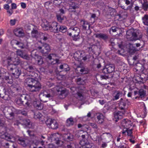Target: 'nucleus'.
<instances>
[{
	"mask_svg": "<svg viewBox=\"0 0 148 148\" xmlns=\"http://www.w3.org/2000/svg\"><path fill=\"white\" fill-rule=\"evenodd\" d=\"M28 75L30 77L27 78L25 81L27 84L28 90L32 92L39 91L42 88V86L36 77L38 74L33 71L29 73Z\"/></svg>",
	"mask_w": 148,
	"mask_h": 148,
	"instance_id": "f257e3e1",
	"label": "nucleus"
},
{
	"mask_svg": "<svg viewBox=\"0 0 148 148\" xmlns=\"http://www.w3.org/2000/svg\"><path fill=\"white\" fill-rule=\"evenodd\" d=\"M42 44V46H38L37 47L38 49L40 50V52L44 56H47L51 51V49L50 46L48 44L43 43H42L41 40L39 41Z\"/></svg>",
	"mask_w": 148,
	"mask_h": 148,
	"instance_id": "f03ea898",
	"label": "nucleus"
},
{
	"mask_svg": "<svg viewBox=\"0 0 148 148\" xmlns=\"http://www.w3.org/2000/svg\"><path fill=\"white\" fill-rule=\"evenodd\" d=\"M4 61L7 64V66L12 67H13V65H18L21 63V60L18 57L12 59L11 57L8 56Z\"/></svg>",
	"mask_w": 148,
	"mask_h": 148,
	"instance_id": "7ed1b4c3",
	"label": "nucleus"
},
{
	"mask_svg": "<svg viewBox=\"0 0 148 148\" xmlns=\"http://www.w3.org/2000/svg\"><path fill=\"white\" fill-rule=\"evenodd\" d=\"M54 96V95L51 92L49 93L47 91H45L39 95V98L41 101L43 102H46L49 100L52 99Z\"/></svg>",
	"mask_w": 148,
	"mask_h": 148,
	"instance_id": "20e7f679",
	"label": "nucleus"
},
{
	"mask_svg": "<svg viewBox=\"0 0 148 148\" xmlns=\"http://www.w3.org/2000/svg\"><path fill=\"white\" fill-rule=\"evenodd\" d=\"M0 138L11 142L15 141V138L13 135L6 132H0Z\"/></svg>",
	"mask_w": 148,
	"mask_h": 148,
	"instance_id": "39448f33",
	"label": "nucleus"
},
{
	"mask_svg": "<svg viewBox=\"0 0 148 148\" xmlns=\"http://www.w3.org/2000/svg\"><path fill=\"white\" fill-rule=\"evenodd\" d=\"M8 70L12 72V76L16 78H18L21 74V71L17 68H13V67L7 66Z\"/></svg>",
	"mask_w": 148,
	"mask_h": 148,
	"instance_id": "423d86ee",
	"label": "nucleus"
},
{
	"mask_svg": "<svg viewBox=\"0 0 148 148\" xmlns=\"http://www.w3.org/2000/svg\"><path fill=\"white\" fill-rule=\"evenodd\" d=\"M88 51L90 52L95 53L96 52L98 53L100 51L101 46L99 42L96 43L94 44L90 45L87 48Z\"/></svg>",
	"mask_w": 148,
	"mask_h": 148,
	"instance_id": "0eeeda50",
	"label": "nucleus"
},
{
	"mask_svg": "<svg viewBox=\"0 0 148 148\" xmlns=\"http://www.w3.org/2000/svg\"><path fill=\"white\" fill-rule=\"evenodd\" d=\"M114 65L113 64H109L106 65L102 70V72L105 74L110 73L113 72L114 70Z\"/></svg>",
	"mask_w": 148,
	"mask_h": 148,
	"instance_id": "6e6552de",
	"label": "nucleus"
},
{
	"mask_svg": "<svg viewBox=\"0 0 148 148\" xmlns=\"http://www.w3.org/2000/svg\"><path fill=\"white\" fill-rule=\"evenodd\" d=\"M21 96L23 105L26 107L29 106L30 104V100L29 96L24 94L21 95Z\"/></svg>",
	"mask_w": 148,
	"mask_h": 148,
	"instance_id": "1a4fd4ad",
	"label": "nucleus"
},
{
	"mask_svg": "<svg viewBox=\"0 0 148 148\" xmlns=\"http://www.w3.org/2000/svg\"><path fill=\"white\" fill-rule=\"evenodd\" d=\"M130 102L128 99H123L121 98L119 101V108L121 110H124L126 105H129Z\"/></svg>",
	"mask_w": 148,
	"mask_h": 148,
	"instance_id": "9d476101",
	"label": "nucleus"
},
{
	"mask_svg": "<svg viewBox=\"0 0 148 148\" xmlns=\"http://www.w3.org/2000/svg\"><path fill=\"white\" fill-rule=\"evenodd\" d=\"M134 93L135 95H139L138 97L137 96L136 97V99L137 98H140L141 99H143V98H144L146 96V91L145 90H144L143 89H140L138 91H134Z\"/></svg>",
	"mask_w": 148,
	"mask_h": 148,
	"instance_id": "9b49d317",
	"label": "nucleus"
},
{
	"mask_svg": "<svg viewBox=\"0 0 148 148\" xmlns=\"http://www.w3.org/2000/svg\"><path fill=\"white\" fill-rule=\"evenodd\" d=\"M57 27V23L56 22H53L51 23L49 28L48 29L52 32L55 33L58 32V29Z\"/></svg>",
	"mask_w": 148,
	"mask_h": 148,
	"instance_id": "f8f14e48",
	"label": "nucleus"
},
{
	"mask_svg": "<svg viewBox=\"0 0 148 148\" xmlns=\"http://www.w3.org/2000/svg\"><path fill=\"white\" fill-rule=\"evenodd\" d=\"M58 71L60 72L64 71L66 73L70 70V68L69 65L66 64H61L58 66Z\"/></svg>",
	"mask_w": 148,
	"mask_h": 148,
	"instance_id": "ddd939ff",
	"label": "nucleus"
},
{
	"mask_svg": "<svg viewBox=\"0 0 148 148\" xmlns=\"http://www.w3.org/2000/svg\"><path fill=\"white\" fill-rule=\"evenodd\" d=\"M21 123L25 127L28 128H31L32 127V123L30 120L27 119H22L20 120Z\"/></svg>",
	"mask_w": 148,
	"mask_h": 148,
	"instance_id": "4468645a",
	"label": "nucleus"
},
{
	"mask_svg": "<svg viewBox=\"0 0 148 148\" xmlns=\"http://www.w3.org/2000/svg\"><path fill=\"white\" fill-rule=\"evenodd\" d=\"M125 0H119L118 1V3L119 5H120V6L122 9H123L125 10H127L129 9H131L132 8L133 6V4L132 3L131 5L128 6L127 7H125L124 5H123L124 3Z\"/></svg>",
	"mask_w": 148,
	"mask_h": 148,
	"instance_id": "2eb2a0df",
	"label": "nucleus"
},
{
	"mask_svg": "<svg viewBox=\"0 0 148 148\" xmlns=\"http://www.w3.org/2000/svg\"><path fill=\"white\" fill-rule=\"evenodd\" d=\"M33 105L34 107L38 110H41L43 108V104L39 100L34 101Z\"/></svg>",
	"mask_w": 148,
	"mask_h": 148,
	"instance_id": "dca6fc26",
	"label": "nucleus"
},
{
	"mask_svg": "<svg viewBox=\"0 0 148 148\" xmlns=\"http://www.w3.org/2000/svg\"><path fill=\"white\" fill-rule=\"evenodd\" d=\"M84 54V53H82L79 51H77L74 53V58L76 60L80 61L81 60L82 55Z\"/></svg>",
	"mask_w": 148,
	"mask_h": 148,
	"instance_id": "f3484780",
	"label": "nucleus"
},
{
	"mask_svg": "<svg viewBox=\"0 0 148 148\" xmlns=\"http://www.w3.org/2000/svg\"><path fill=\"white\" fill-rule=\"evenodd\" d=\"M11 43L12 45H16L21 49L26 48V46L24 44L21 42H19L16 40H13L11 41Z\"/></svg>",
	"mask_w": 148,
	"mask_h": 148,
	"instance_id": "a211bd4d",
	"label": "nucleus"
},
{
	"mask_svg": "<svg viewBox=\"0 0 148 148\" xmlns=\"http://www.w3.org/2000/svg\"><path fill=\"white\" fill-rule=\"evenodd\" d=\"M18 55L23 59L28 60H30V57L29 56L27 53L24 52L23 51H20Z\"/></svg>",
	"mask_w": 148,
	"mask_h": 148,
	"instance_id": "6ab92c4d",
	"label": "nucleus"
},
{
	"mask_svg": "<svg viewBox=\"0 0 148 148\" xmlns=\"http://www.w3.org/2000/svg\"><path fill=\"white\" fill-rule=\"evenodd\" d=\"M95 35L96 37L101 39L105 41H106L108 38V36L105 34L97 33Z\"/></svg>",
	"mask_w": 148,
	"mask_h": 148,
	"instance_id": "aec40b11",
	"label": "nucleus"
},
{
	"mask_svg": "<svg viewBox=\"0 0 148 148\" xmlns=\"http://www.w3.org/2000/svg\"><path fill=\"white\" fill-rule=\"evenodd\" d=\"M34 58L39 65H41L43 63V59L41 56L37 54H35Z\"/></svg>",
	"mask_w": 148,
	"mask_h": 148,
	"instance_id": "412c9836",
	"label": "nucleus"
},
{
	"mask_svg": "<svg viewBox=\"0 0 148 148\" xmlns=\"http://www.w3.org/2000/svg\"><path fill=\"white\" fill-rule=\"evenodd\" d=\"M81 23L82 29L86 30L87 29V28L88 29L90 28V25L88 21L84 20H82L81 21Z\"/></svg>",
	"mask_w": 148,
	"mask_h": 148,
	"instance_id": "4be33fe9",
	"label": "nucleus"
},
{
	"mask_svg": "<svg viewBox=\"0 0 148 148\" xmlns=\"http://www.w3.org/2000/svg\"><path fill=\"white\" fill-rule=\"evenodd\" d=\"M139 33L138 32H135L133 31L131 37L132 38V40H137L140 39L142 38V34L138 35ZM132 40V39H131Z\"/></svg>",
	"mask_w": 148,
	"mask_h": 148,
	"instance_id": "5701e85b",
	"label": "nucleus"
},
{
	"mask_svg": "<svg viewBox=\"0 0 148 148\" xmlns=\"http://www.w3.org/2000/svg\"><path fill=\"white\" fill-rule=\"evenodd\" d=\"M58 97L60 99L65 98L67 95V92L65 89L58 91Z\"/></svg>",
	"mask_w": 148,
	"mask_h": 148,
	"instance_id": "b1692460",
	"label": "nucleus"
},
{
	"mask_svg": "<svg viewBox=\"0 0 148 148\" xmlns=\"http://www.w3.org/2000/svg\"><path fill=\"white\" fill-rule=\"evenodd\" d=\"M123 114V113L122 112L118 111L117 112L114 113V114L115 119H116L115 120L116 122H117L118 121L122 118V116Z\"/></svg>",
	"mask_w": 148,
	"mask_h": 148,
	"instance_id": "393cba45",
	"label": "nucleus"
},
{
	"mask_svg": "<svg viewBox=\"0 0 148 148\" xmlns=\"http://www.w3.org/2000/svg\"><path fill=\"white\" fill-rule=\"evenodd\" d=\"M6 92L5 88H4L3 89H0V96L5 100H7V97L8 96V95L6 94Z\"/></svg>",
	"mask_w": 148,
	"mask_h": 148,
	"instance_id": "a878e982",
	"label": "nucleus"
},
{
	"mask_svg": "<svg viewBox=\"0 0 148 148\" xmlns=\"http://www.w3.org/2000/svg\"><path fill=\"white\" fill-rule=\"evenodd\" d=\"M34 118L36 119H38L39 120L43 122L44 120V117L41 113L39 112H36L34 115Z\"/></svg>",
	"mask_w": 148,
	"mask_h": 148,
	"instance_id": "bb28decb",
	"label": "nucleus"
},
{
	"mask_svg": "<svg viewBox=\"0 0 148 148\" xmlns=\"http://www.w3.org/2000/svg\"><path fill=\"white\" fill-rule=\"evenodd\" d=\"M101 67V63L99 62L98 60H94L93 61L92 64V67L94 69H99Z\"/></svg>",
	"mask_w": 148,
	"mask_h": 148,
	"instance_id": "cd10ccee",
	"label": "nucleus"
},
{
	"mask_svg": "<svg viewBox=\"0 0 148 148\" xmlns=\"http://www.w3.org/2000/svg\"><path fill=\"white\" fill-rule=\"evenodd\" d=\"M58 123L55 120H53L50 125L49 126V128L53 130H56L58 128Z\"/></svg>",
	"mask_w": 148,
	"mask_h": 148,
	"instance_id": "c85d7f7f",
	"label": "nucleus"
},
{
	"mask_svg": "<svg viewBox=\"0 0 148 148\" xmlns=\"http://www.w3.org/2000/svg\"><path fill=\"white\" fill-rule=\"evenodd\" d=\"M1 147H4V148H16L14 144L10 145L8 143L3 141L1 142Z\"/></svg>",
	"mask_w": 148,
	"mask_h": 148,
	"instance_id": "c756f323",
	"label": "nucleus"
},
{
	"mask_svg": "<svg viewBox=\"0 0 148 148\" xmlns=\"http://www.w3.org/2000/svg\"><path fill=\"white\" fill-rule=\"evenodd\" d=\"M40 38L44 41H46L49 38L48 34L46 33H40Z\"/></svg>",
	"mask_w": 148,
	"mask_h": 148,
	"instance_id": "7c9ffc66",
	"label": "nucleus"
},
{
	"mask_svg": "<svg viewBox=\"0 0 148 148\" xmlns=\"http://www.w3.org/2000/svg\"><path fill=\"white\" fill-rule=\"evenodd\" d=\"M116 94L113 97V100H116L119 99L120 97H121L123 96V93L120 91H117L115 92Z\"/></svg>",
	"mask_w": 148,
	"mask_h": 148,
	"instance_id": "2f4dec72",
	"label": "nucleus"
},
{
	"mask_svg": "<svg viewBox=\"0 0 148 148\" xmlns=\"http://www.w3.org/2000/svg\"><path fill=\"white\" fill-rule=\"evenodd\" d=\"M77 70L79 71L82 74H86L88 73V71L87 68L84 67H80L78 66Z\"/></svg>",
	"mask_w": 148,
	"mask_h": 148,
	"instance_id": "473e14b6",
	"label": "nucleus"
},
{
	"mask_svg": "<svg viewBox=\"0 0 148 148\" xmlns=\"http://www.w3.org/2000/svg\"><path fill=\"white\" fill-rule=\"evenodd\" d=\"M70 29L72 31V33L73 36L79 35V29L77 27H75L73 28H70Z\"/></svg>",
	"mask_w": 148,
	"mask_h": 148,
	"instance_id": "72a5a7b5",
	"label": "nucleus"
},
{
	"mask_svg": "<svg viewBox=\"0 0 148 148\" xmlns=\"http://www.w3.org/2000/svg\"><path fill=\"white\" fill-rule=\"evenodd\" d=\"M75 97L79 100H82L83 99V94L81 91L77 92L75 95Z\"/></svg>",
	"mask_w": 148,
	"mask_h": 148,
	"instance_id": "f704fd0d",
	"label": "nucleus"
},
{
	"mask_svg": "<svg viewBox=\"0 0 148 148\" xmlns=\"http://www.w3.org/2000/svg\"><path fill=\"white\" fill-rule=\"evenodd\" d=\"M74 121L73 118L72 117H70L66 121V125L67 126H70L73 125H74Z\"/></svg>",
	"mask_w": 148,
	"mask_h": 148,
	"instance_id": "c9c22d12",
	"label": "nucleus"
},
{
	"mask_svg": "<svg viewBox=\"0 0 148 148\" xmlns=\"http://www.w3.org/2000/svg\"><path fill=\"white\" fill-rule=\"evenodd\" d=\"M18 143L24 147L27 146V143L25 142V139L22 138H20L18 140Z\"/></svg>",
	"mask_w": 148,
	"mask_h": 148,
	"instance_id": "e433bc0d",
	"label": "nucleus"
},
{
	"mask_svg": "<svg viewBox=\"0 0 148 148\" xmlns=\"http://www.w3.org/2000/svg\"><path fill=\"white\" fill-rule=\"evenodd\" d=\"M13 90L17 92H20L21 89V87L18 84H14L12 87Z\"/></svg>",
	"mask_w": 148,
	"mask_h": 148,
	"instance_id": "4c0bfd02",
	"label": "nucleus"
},
{
	"mask_svg": "<svg viewBox=\"0 0 148 148\" xmlns=\"http://www.w3.org/2000/svg\"><path fill=\"white\" fill-rule=\"evenodd\" d=\"M79 4L75 2H72L70 4L69 9L70 10L76 9L78 8Z\"/></svg>",
	"mask_w": 148,
	"mask_h": 148,
	"instance_id": "58836bf2",
	"label": "nucleus"
},
{
	"mask_svg": "<svg viewBox=\"0 0 148 148\" xmlns=\"http://www.w3.org/2000/svg\"><path fill=\"white\" fill-rule=\"evenodd\" d=\"M40 33L37 30L33 29L31 32V35L33 38H38V37Z\"/></svg>",
	"mask_w": 148,
	"mask_h": 148,
	"instance_id": "ea45409f",
	"label": "nucleus"
},
{
	"mask_svg": "<svg viewBox=\"0 0 148 148\" xmlns=\"http://www.w3.org/2000/svg\"><path fill=\"white\" fill-rule=\"evenodd\" d=\"M64 137L65 139L68 141H72L73 139V135L70 133L65 134Z\"/></svg>",
	"mask_w": 148,
	"mask_h": 148,
	"instance_id": "a19ab883",
	"label": "nucleus"
},
{
	"mask_svg": "<svg viewBox=\"0 0 148 148\" xmlns=\"http://www.w3.org/2000/svg\"><path fill=\"white\" fill-rule=\"evenodd\" d=\"M97 118L98 121L97 122L99 124H101L103 121V116L102 114H97Z\"/></svg>",
	"mask_w": 148,
	"mask_h": 148,
	"instance_id": "79ce46f5",
	"label": "nucleus"
},
{
	"mask_svg": "<svg viewBox=\"0 0 148 148\" xmlns=\"http://www.w3.org/2000/svg\"><path fill=\"white\" fill-rule=\"evenodd\" d=\"M36 68L34 66L32 65H28L27 67L26 68V70L29 73L34 71Z\"/></svg>",
	"mask_w": 148,
	"mask_h": 148,
	"instance_id": "37998d69",
	"label": "nucleus"
},
{
	"mask_svg": "<svg viewBox=\"0 0 148 148\" xmlns=\"http://www.w3.org/2000/svg\"><path fill=\"white\" fill-rule=\"evenodd\" d=\"M142 20L144 24L148 26V15L145 14L142 18Z\"/></svg>",
	"mask_w": 148,
	"mask_h": 148,
	"instance_id": "c03bdc74",
	"label": "nucleus"
},
{
	"mask_svg": "<svg viewBox=\"0 0 148 148\" xmlns=\"http://www.w3.org/2000/svg\"><path fill=\"white\" fill-rule=\"evenodd\" d=\"M15 102L17 105L21 106L23 105V102L21 97L19 98H16L15 99Z\"/></svg>",
	"mask_w": 148,
	"mask_h": 148,
	"instance_id": "a18cd8bd",
	"label": "nucleus"
},
{
	"mask_svg": "<svg viewBox=\"0 0 148 148\" xmlns=\"http://www.w3.org/2000/svg\"><path fill=\"white\" fill-rule=\"evenodd\" d=\"M49 23L47 21H45V22L44 23L43 26V28H45L47 30H48V29H49L51 23Z\"/></svg>",
	"mask_w": 148,
	"mask_h": 148,
	"instance_id": "49530a36",
	"label": "nucleus"
},
{
	"mask_svg": "<svg viewBox=\"0 0 148 148\" xmlns=\"http://www.w3.org/2000/svg\"><path fill=\"white\" fill-rule=\"evenodd\" d=\"M63 0H54L53 1V4L57 7H59L60 6L62 3Z\"/></svg>",
	"mask_w": 148,
	"mask_h": 148,
	"instance_id": "de8ad7c7",
	"label": "nucleus"
},
{
	"mask_svg": "<svg viewBox=\"0 0 148 148\" xmlns=\"http://www.w3.org/2000/svg\"><path fill=\"white\" fill-rule=\"evenodd\" d=\"M67 30V28L66 27L64 26H61L59 29H58V32H61L63 33L65 32Z\"/></svg>",
	"mask_w": 148,
	"mask_h": 148,
	"instance_id": "09e8293b",
	"label": "nucleus"
},
{
	"mask_svg": "<svg viewBox=\"0 0 148 148\" xmlns=\"http://www.w3.org/2000/svg\"><path fill=\"white\" fill-rule=\"evenodd\" d=\"M76 80L77 84L79 85L83 84L84 83V80L81 77L77 78Z\"/></svg>",
	"mask_w": 148,
	"mask_h": 148,
	"instance_id": "8fccbe9b",
	"label": "nucleus"
},
{
	"mask_svg": "<svg viewBox=\"0 0 148 148\" xmlns=\"http://www.w3.org/2000/svg\"><path fill=\"white\" fill-rule=\"evenodd\" d=\"M143 9L145 11H146L148 8V2L144 1V3L142 4Z\"/></svg>",
	"mask_w": 148,
	"mask_h": 148,
	"instance_id": "3c124183",
	"label": "nucleus"
},
{
	"mask_svg": "<svg viewBox=\"0 0 148 148\" xmlns=\"http://www.w3.org/2000/svg\"><path fill=\"white\" fill-rule=\"evenodd\" d=\"M62 15L60 14H57L56 15L57 19L58 21L60 22H62V21L64 20L63 17L62 16Z\"/></svg>",
	"mask_w": 148,
	"mask_h": 148,
	"instance_id": "603ef678",
	"label": "nucleus"
},
{
	"mask_svg": "<svg viewBox=\"0 0 148 148\" xmlns=\"http://www.w3.org/2000/svg\"><path fill=\"white\" fill-rule=\"evenodd\" d=\"M14 34L16 36H22V34H23L22 32L18 30H15L14 32Z\"/></svg>",
	"mask_w": 148,
	"mask_h": 148,
	"instance_id": "864d4df0",
	"label": "nucleus"
},
{
	"mask_svg": "<svg viewBox=\"0 0 148 148\" xmlns=\"http://www.w3.org/2000/svg\"><path fill=\"white\" fill-rule=\"evenodd\" d=\"M47 119L45 121V123L49 127V126H50V124H51L53 120L50 118H47Z\"/></svg>",
	"mask_w": 148,
	"mask_h": 148,
	"instance_id": "5fc2aeb1",
	"label": "nucleus"
},
{
	"mask_svg": "<svg viewBox=\"0 0 148 148\" xmlns=\"http://www.w3.org/2000/svg\"><path fill=\"white\" fill-rule=\"evenodd\" d=\"M6 74L5 73V75H4V78H3V79H4L8 81L7 83L10 84H12V81L10 80L9 81H8V80H10L9 79V75H6Z\"/></svg>",
	"mask_w": 148,
	"mask_h": 148,
	"instance_id": "6e6d98bb",
	"label": "nucleus"
},
{
	"mask_svg": "<svg viewBox=\"0 0 148 148\" xmlns=\"http://www.w3.org/2000/svg\"><path fill=\"white\" fill-rule=\"evenodd\" d=\"M135 65L136 66L137 69H142L143 66L142 64L138 62L135 63Z\"/></svg>",
	"mask_w": 148,
	"mask_h": 148,
	"instance_id": "4d7b16f0",
	"label": "nucleus"
},
{
	"mask_svg": "<svg viewBox=\"0 0 148 148\" xmlns=\"http://www.w3.org/2000/svg\"><path fill=\"white\" fill-rule=\"evenodd\" d=\"M115 39L113 38H112L110 39L109 42L110 43V45H111L113 47L115 45V42L116 41Z\"/></svg>",
	"mask_w": 148,
	"mask_h": 148,
	"instance_id": "13d9d810",
	"label": "nucleus"
},
{
	"mask_svg": "<svg viewBox=\"0 0 148 148\" xmlns=\"http://www.w3.org/2000/svg\"><path fill=\"white\" fill-rule=\"evenodd\" d=\"M129 50L130 52L131 53H134L138 50L136 47L132 46L130 48Z\"/></svg>",
	"mask_w": 148,
	"mask_h": 148,
	"instance_id": "bf43d9fd",
	"label": "nucleus"
},
{
	"mask_svg": "<svg viewBox=\"0 0 148 148\" xmlns=\"http://www.w3.org/2000/svg\"><path fill=\"white\" fill-rule=\"evenodd\" d=\"M99 76L101 79H108L109 78V77L108 76H106V75H99Z\"/></svg>",
	"mask_w": 148,
	"mask_h": 148,
	"instance_id": "052dcab7",
	"label": "nucleus"
},
{
	"mask_svg": "<svg viewBox=\"0 0 148 148\" xmlns=\"http://www.w3.org/2000/svg\"><path fill=\"white\" fill-rule=\"evenodd\" d=\"M88 124L90 126H91L94 128L97 129V125L95 123H89Z\"/></svg>",
	"mask_w": 148,
	"mask_h": 148,
	"instance_id": "680f3d73",
	"label": "nucleus"
},
{
	"mask_svg": "<svg viewBox=\"0 0 148 148\" xmlns=\"http://www.w3.org/2000/svg\"><path fill=\"white\" fill-rule=\"evenodd\" d=\"M117 29H118L116 27L112 26L110 29V32L111 31V30H112V32H116V31L117 30Z\"/></svg>",
	"mask_w": 148,
	"mask_h": 148,
	"instance_id": "e2e57ef3",
	"label": "nucleus"
},
{
	"mask_svg": "<svg viewBox=\"0 0 148 148\" xmlns=\"http://www.w3.org/2000/svg\"><path fill=\"white\" fill-rule=\"evenodd\" d=\"M55 143L57 145H60V143L61 142V140H59L58 138H57L55 139Z\"/></svg>",
	"mask_w": 148,
	"mask_h": 148,
	"instance_id": "0e129e2a",
	"label": "nucleus"
},
{
	"mask_svg": "<svg viewBox=\"0 0 148 148\" xmlns=\"http://www.w3.org/2000/svg\"><path fill=\"white\" fill-rule=\"evenodd\" d=\"M16 21V20L15 19H14V20H11L10 21V23L11 25L12 26L14 25Z\"/></svg>",
	"mask_w": 148,
	"mask_h": 148,
	"instance_id": "69168bd1",
	"label": "nucleus"
},
{
	"mask_svg": "<svg viewBox=\"0 0 148 148\" xmlns=\"http://www.w3.org/2000/svg\"><path fill=\"white\" fill-rule=\"evenodd\" d=\"M73 40L75 41H77L79 38V36L78 35L77 36L75 35L72 36Z\"/></svg>",
	"mask_w": 148,
	"mask_h": 148,
	"instance_id": "338daca9",
	"label": "nucleus"
},
{
	"mask_svg": "<svg viewBox=\"0 0 148 148\" xmlns=\"http://www.w3.org/2000/svg\"><path fill=\"white\" fill-rule=\"evenodd\" d=\"M133 31H132L131 30H129L127 32L126 34L127 36H132V34Z\"/></svg>",
	"mask_w": 148,
	"mask_h": 148,
	"instance_id": "774afa93",
	"label": "nucleus"
}]
</instances>
